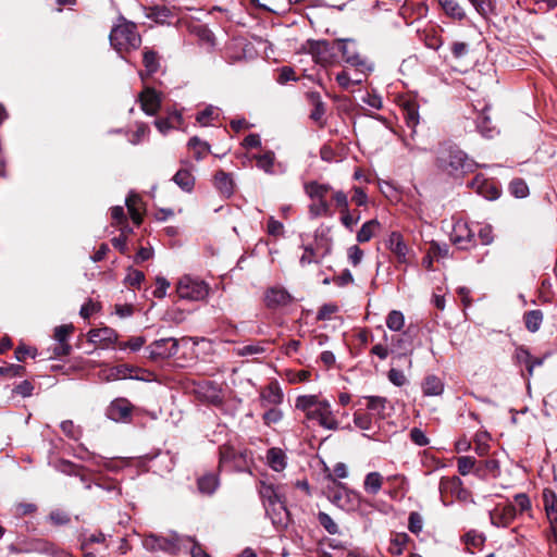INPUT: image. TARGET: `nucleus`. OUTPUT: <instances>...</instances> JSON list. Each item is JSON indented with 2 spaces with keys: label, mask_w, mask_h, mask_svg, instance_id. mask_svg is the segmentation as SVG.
I'll use <instances>...</instances> for the list:
<instances>
[{
  "label": "nucleus",
  "mask_w": 557,
  "mask_h": 557,
  "mask_svg": "<svg viewBox=\"0 0 557 557\" xmlns=\"http://www.w3.org/2000/svg\"><path fill=\"white\" fill-rule=\"evenodd\" d=\"M173 182L184 191H191L195 185V178L191 173L185 169L178 170L173 176Z\"/></svg>",
  "instance_id": "obj_34"
},
{
  "label": "nucleus",
  "mask_w": 557,
  "mask_h": 557,
  "mask_svg": "<svg viewBox=\"0 0 557 557\" xmlns=\"http://www.w3.org/2000/svg\"><path fill=\"white\" fill-rule=\"evenodd\" d=\"M363 399L367 400V409L375 412V414L380 419L385 418V410L388 404V400L382 396H364Z\"/></svg>",
  "instance_id": "obj_29"
},
{
  "label": "nucleus",
  "mask_w": 557,
  "mask_h": 557,
  "mask_svg": "<svg viewBox=\"0 0 557 557\" xmlns=\"http://www.w3.org/2000/svg\"><path fill=\"white\" fill-rule=\"evenodd\" d=\"M282 418H283V412L281 409L276 408V407H272V408L268 409L262 416V419H263V422L265 425L276 424L282 420Z\"/></svg>",
  "instance_id": "obj_48"
},
{
  "label": "nucleus",
  "mask_w": 557,
  "mask_h": 557,
  "mask_svg": "<svg viewBox=\"0 0 557 557\" xmlns=\"http://www.w3.org/2000/svg\"><path fill=\"white\" fill-rule=\"evenodd\" d=\"M143 63L145 72H139V76L143 81L146 76L153 75L160 69V58L158 53L148 48H145L143 52Z\"/></svg>",
  "instance_id": "obj_19"
},
{
  "label": "nucleus",
  "mask_w": 557,
  "mask_h": 557,
  "mask_svg": "<svg viewBox=\"0 0 557 557\" xmlns=\"http://www.w3.org/2000/svg\"><path fill=\"white\" fill-rule=\"evenodd\" d=\"M475 11L483 17H487L493 12L494 5L492 0H469Z\"/></svg>",
  "instance_id": "obj_47"
},
{
  "label": "nucleus",
  "mask_w": 557,
  "mask_h": 557,
  "mask_svg": "<svg viewBox=\"0 0 557 557\" xmlns=\"http://www.w3.org/2000/svg\"><path fill=\"white\" fill-rule=\"evenodd\" d=\"M25 372V368L20 364H9L0 367V373L10 377L22 376Z\"/></svg>",
  "instance_id": "obj_57"
},
{
  "label": "nucleus",
  "mask_w": 557,
  "mask_h": 557,
  "mask_svg": "<svg viewBox=\"0 0 557 557\" xmlns=\"http://www.w3.org/2000/svg\"><path fill=\"white\" fill-rule=\"evenodd\" d=\"M214 185L219 191L225 196H231L233 194V180L231 175L224 171H219L215 173Z\"/></svg>",
  "instance_id": "obj_28"
},
{
  "label": "nucleus",
  "mask_w": 557,
  "mask_h": 557,
  "mask_svg": "<svg viewBox=\"0 0 557 557\" xmlns=\"http://www.w3.org/2000/svg\"><path fill=\"white\" fill-rule=\"evenodd\" d=\"M470 185L486 199L493 200L499 197V189L482 176L478 175Z\"/></svg>",
  "instance_id": "obj_17"
},
{
  "label": "nucleus",
  "mask_w": 557,
  "mask_h": 557,
  "mask_svg": "<svg viewBox=\"0 0 557 557\" xmlns=\"http://www.w3.org/2000/svg\"><path fill=\"white\" fill-rule=\"evenodd\" d=\"M284 226L280 221H276L273 216H270L268 221V233L272 236H280L283 234Z\"/></svg>",
  "instance_id": "obj_63"
},
{
  "label": "nucleus",
  "mask_w": 557,
  "mask_h": 557,
  "mask_svg": "<svg viewBox=\"0 0 557 557\" xmlns=\"http://www.w3.org/2000/svg\"><path fill=\"white\" fill-rule=\"evenodd\" d=\"M219 478L214 473L203 474L198 479V491L205 495H212L219 486Z\"/></svg>",
  "instance_id": "obj_26"
},
{
  "label": "nucleus",
  "mask_w": 557,
  "mask_h": 557,
  "mask_svg": "<svg viewBox=\"0 0 557 557\" xmlns=\"http://www.w3.org/2000/svg\"><path fill=\"white\" fill-rule=\"evenodd\" d=\"M176 292L182 299L199 301L209 295V286L203 281L184 275L177 283Z\"/></svg>",
  "instance_id": "obj_5"
},
{
  "label": "nucleus",
  "mask_w": 557,
  "mask_h": 557,
  "mask_svg": "<svg viewBox=\"0 0 557 557\" xmlns=\"http://www.w3.org/2000/svg\"><path fill=\"white\" fill-rule=\"evenodd\" d=\"M183 536L177 533H172L170 536L149 534L144 539L143 545L150 552L162 550L169 554H176L183 544Z\"/></svg>",
  "instance_id": "obj_6"
},
{
  "label": "nucleus",
  "mask_w": 557,
  "mask_h": 557,
  "mask_svg": "<svg viewBox=\"0 0 557 557\" xmlns=\"http://www.w3.org/2000/svg\"><path fill=\"white\" fill-rule=\"evenodd\" d=\"M543 321V313L541 310H531L524 314V323L528 331L534 333L539 331Z\"/></svg>",
  "instance_id": "obj_39"
},
{
  "label": "nucleus",
  "mask_w": 557,
  "mask_h": 557,
  "mask_svg": "<svg viewBox=\"0 0 557 557\" xmlns=\"http://www.w3.org/2000/svg\"><path fill=\"white\" fill-rule=\"evenodd\" d=\"M405 324V317L398 310H392L386 318V325L391 331H400Z\"/></svg>",
  "instance_id": "obj_44"
},
{
  "label": "nucleus",
  "mask_w": 557,
  "mask_h": 557,
  "mask_svg": "<svg viewBox=\"0 0 557 557\" xmlns=\"http://www.w3.org/2000/svg\"><path fill=\"white\" fill-rule=\"evenodd\" d=\"M360 216H354L349 210L342 212L341 222L349 231L354 230V226L359 222Z\"/></svg>",
  "instance_id": "obj_61"
},
{
  "label": "nucleus",
  "mask_w": 557,
  "mask_h": 557,
  "mask_svg": "<svg viewBox=\"0 0 557 557\" xmlns=\"http://www.w3.org/2000/svg\"><path fill=\"white\" fill-rule=\"evenodd\" d=\"M49 520L55 525H65L70 523L71 518L67 512L55 509L50 512Z\"/></svg>",
  "instance_id": "obj_52"
},
{
  "label": "nucleus",
  "mask_w": 557,
  "mask_h": 557,
  "mask_svg": "<svg viewBox=\"0 0 557 557\" xmlns=\"http://www.w3.org/2000/svg\"><path fill=\"white\" fill-rule=\"evenodd\" d=\"M267 460L270 468L274 471H283L286 467V455L281 448H270L267 453Z\"/></svg>",
  "instance_id": "obj_25"
},
{
  "label": "nucleus",
  "mask_w": 557,
  "mask_h": 557,
  "mask_svg": "<svg viewBox=\"0 0 557 557\" xmlns=\"http://www.w3.org/2000/svg\"><path fill=\"white\" fill-rule=\"evenodd\" d=\"M77 457L82 460H85L87 462H90L95 466H103L106 469L110 471H116L117 468L113 465L112 459H108L101 456H98L94 453H89L88 450H84L83 454L77 455Z\"/></svg>",
  "instance_id": "obj_30"
},
{
  "label": "nucleus",
  "mask_w": 557,
  "mask_h": 557,
  "mask_svg": "<svg viewBox=\"0 0 557 557\" xmlns=\"http://www.w3.org/2000/svg\"><path fill=\"white\" fill-rule=\"evenodd\" d=\"M379 228L380 222L376 219L366 222L357 233L358 243L369 242Z\"/></svg>",
  "instance_id": "obj_33"
},
{
  "label": "nucleus",
  "mask_w": 557,
  "mask_h": 557,
  "mask_svg": "<svg viewBox=\"0 0 557 557\" xmlns=\"http://www.w3.org/2000/svg\"><path fill=\"white\" fill-rule=\"evenodd\" d=\"M469 45L463 41H454L450 45V51L455 59H461L469 53Z\"/></svg>",
  "instance_id": "obj_55"
},
{
  "label": "nucleus",
  "mask_w": 557,
  "mask_h": 557,
  "mask_svg": "<svg viewBox=\"0 0 557 557\" xmlns=\"http://www.w3.org/2000/svg\"><path fill=\"white\" fill-rule=\"evenodd\" d=\"M141 109L148 115H154L161 107V95L151 87H145L139 95Z\"/></svg>",
  "instance_id": "obj_12"
},
{
  "label": "nucleus",
  "mask_w": 557,
  "mask_h": 557,
  "mask_svg": "<svg viewBox=\"0 0 557 557\" xmlns=\"http://www.w3.org/2000/svg\"><path fill=\"white\" fill-rule=\"evenodd\" d=\"M318 520L320 524L330 533V534H336L338 533V525L335 523V521L331 518L330 515L325 512H320L318 516Z\"/></svg>",
  "instance_id": "obj_49"
},
{
  "label": "nucleus",
  "mask_w": 557,
  "mask_h": 557,
  "mask_svg": "<svg viewBox=\"0 0 557 557\" xmlns=\"http://www.w3.org/2000/svg\"><path fill=\"white\" fill-rule=\"evenodd\" d=\"M145 278V275L141 271H138V270H131L126 276V282L131 285V286H139L140 283L144 281Z\"/></svg>",
  "instance_id": "obj_64"
},
{
  "label": "nucleus",
  "mask_w": 557,
  "mask_h": 557,
  "mask_svg": "<svg viewBox=\"0 0 557 557\" xmlns=\"http://www.w3.org/2000/svg\"><path fill=\"white\" fill-rule=\"evenodd\" d=\"M295 408L305 413L308 422L315 421L321 428L329 431L339 429V422L327 399L320 398L318 395H300L295 400Z\"/></svg>",
  "instance_id": "obj_1"
},
{
  "label": "nucleus",
  "mask_w": 557,
  "mask_h": 557,
  "mask_svg": "<svg viewBox=\"0 0 557 557\" xmlns=\"http://www.w3.org/2000/svg\"><path fill=\"white\" fill-rule=\"evenodd\" d=\"M132 405L125 398H119L111 403L107 409V416L116 422L127 421L131 418Z\"/></svg>",
  "instance_id": "obj_13"
},
{
  "label": "nucleus",
  "mask_w": 557,
  "mask_h": 557,
  "mask_svg": "<svg viewBox=\"0 0 557 557\" xmlns=\"http://www.w3.org/2000/svg\"><path fill=\"white\" fill-rule=\"evenodd\" d=\"M509 189L511 194L517 198H524L529 194V187L527 183L521 178L513 180L509 185Z\"/></svg>",
  "instance_id": "obj_46"
},
{
  "label": "nucleus",
  "mask_w": 557,
  "mask_h": 557,
  "mask_svg": "<svg viewBox=\"0 0 557 557\" xmlns=\"http://www.w3.org/2000/svg\"><path fill=\"white\" fill-rule=\"evenodd\" d=\"M264 344H265V342H257L253 344L238 346L234 349V352H235V355H237L239 357L262 355L267 350Z\"/></svg>",
  "instance_id": "obj_35"
},
{
  "label": "nucleus",
  "mask_w": 557,
  "mask_h": 557,
  "mask_svg": "<svg viewBox=\"0 0 557 557\" xmlns=\"http://www.w3.org/2000/svg\"><path fill=\"white\" fill-rule=\"evenodd\" d=\"M442 9L447 15L456 20H462L466 14L463 9L456 0H438Z\"/></svg>",
  "instance_id": "obj_36"
},
{
  "label": "nucleus",
  "mask_w": 557,
  "mask_h": 557,
  "mask_svg": "<svg viewBox=\"0 0 557 557\" xmlns=\"http://www.w3.org/2000/svg\"><path fill=\"white\" fill-rule=\"evenodd\" d=\"M283 397L284 395L278 383L272 382L261 392V406H277L283 401Z\"/></svg>",
  "instance_id": "obj_18"
},
{
  "label": "nucleus",
  "mask_w": 557,
  "mask_h": 557,
  "mask_svg": "<svg viewBox=\"0 0 557 557\" xmlns=\"http://www.w3.org/2000/svg\"><path fill=\"white\" fill-rule=\"evenodd\" d=\"M333 481L335 486L329 490L327 497L333 504L344 510H355L360 504V495L354 491L347 490L343 484L337 483L335 479Z\"/></svg>",
  "instance_id": "obj_7"
},
{
  "label": "nucleus",
  "mask_w": 557,
  "mask_h": 557,
  "mask_svg": "<svg viewBox=\"0 0 557 557\" xmlns=\"http://www.w3.org/2000/svg\"><path fill=\"white\" fill-rule=\"evenodd\" d=\"M430 255L434 258L441 259L446 258L449 255V247L447 244H440L437 242H432L429 248Z\"/></svg>",
  "instance_id": "obj_51"
},
{
  "label": "nucleus",
  "mask_w": 557,
  "mask_h": 557,
  "mask_svg": "<svg viewBox=\"0 0 557 557\" xmlns=\"http://www.w3.org/2000/svg\"><path fill=\"white\" fill-rule=\"evenodd\" d=\"M88 339L104 349L116 342L117 334L111 327L91 329L88 332Z\"/></svg>",
  "instance_id": "obj_15"
},
{
  "label": "nucleus",
  "mask_w": 557,
  "mask_h": 557,
  "mask_svg": "<svg viewBox=\"0 0 557 557\" xmlns=\"http://www.w3.org/2000/svg\"><path fill=\"white\" fill-rule=\"evenodd\" d=\"M73 325H60L54 330V339L58 343H67L70 334L73 332Z\"/></svg>",
  "instance_id": "obj_56"
},
{
  "label": "nucleus",
  "mask_w": 557,
  "mask_h": 557,
  "mask_svg": "<svg viewBox=\"0 0 557 557\" xmlns=\"http://www.w3.org/2000/svg\"><path fill=\"white\" fill-rule=\"evenodd\" d=\"M515 517L516 507L512 505H507L502 510L496 509L490 513L491 522L496 527H507Z\"/></svg>",
  "instance_id": "obj_20"
},
{
  "label": "nucleus",
  "mask_w": 557,
  "mask_h": 557,
  "mask_svg": "<svg viewBox=\"0 0 557 557\" xmlns=\"http://www.w3.org/2000/svg\"><path fill=\"white\" fill-rule=\"evenodd\" d=\"M421 39L430 49L437 50L443 45V39L434 28L425 29L421 35Z\"/></svg>",
  "instance_id": "obj_41"
},
{
  "label": "nucleus",
  "mask_w": 557,
  "mask_h": 557,
  "mask_svg": "<svg viewBox=\"0 0 557 557\" xmlns=\"http://www.w3.org/2000/svg\"><path fill=\"white\" fill-rule=\"evenodd\" d=\"M267 515L274 524H283L288 520V511L285 506V499L273 505H265Z\"/></svg>",
  "instance_id": "obj_22"
},
{
  "label": "nucleus",
  "mask_w": 557,
  "mask_h": 557,
  "mask_svg": "<svg viewBox=\"0 0 557 557\" xmlns=\"http://www.w3.org/2000/svg\"><path fill=\"white\" fill-rule=\"evenodd\" d=\"M515 359L517 363L525 364V367L528 368L531 360V354L525 347L520 346L515 351Z\"/></svg>",
  "instance_id": "obj_58"
},
{
  "label": "nucleus",
  "mask_w": 557,
  "mask_h": 557,
  "mask_svg": "<svg viewBox=\"0 0 557 557\" xmlns=\"http://www.w3.org/2000/svg\"><path fill=\"white\" fill-rule=\"evenodd\" d=\"M175 122L177 124H181L182 122V114L174 112L171 114L168 119H160L156 120L154 125L161 133H166L170 128L175 126Z\"/></svg>",
  "instance_id": "obj_43"
},
{
  "label": "nucleus",
  "mask_w": 557,
  "mask_h": 557,
  "mask_svg": "<svg viewBox=\"0 0 557 557\" xmlns=\"http://www.w3.org/2000/svg\"><path fill=\"white\" fill-rule=\"evenodd\" d=\"M109 39L111 46L119 53L136 50L141 44L136 24L126 21L124 17H120L117 23L112 27Z\"/></svg>",
  "instance_id": "obj_3"
},
{
  "label": "nucleus",
  "mask_w": 557,
  "mask_h": 557,
  "mask_svg": "<svg viewBox=\"0 0 557 557\" xmlns=\"http://www.w3.org/2000/svg\"><path fill=\"white\" fill-rule=\"evenodd\" d=\"M188 147L194 151L197 160H201L210 150L209 145L201 141L198 137H191L188 141Z\"/></svg>",
  "instance_id": "obj_42"
},
{
  "label": "nucleus",
  "mask_w": 557,
  "mask_h": 557,
  "mask_svg": "<svg viewBox=\"0 0 557 557\" xmlns=\"http://www.w3.org/2000/svg\"><path fill=\"white\" fill-rule=\"evenodd\" d=\"M250 159L256 160L258 169L268 174H273V166L275 162V153L271 150L264 151L262 154H252Z\"/></svg>",
  "instance_id": "obj_27"
},
{
  "label": "nucleus",
  "mask_w": 557,
  "mask_h": 557,
  "mask_svg": "<svg viewBox=\"0 0 557 557\" xmlns=\"http://www.w3.org/2000/svg\"><path fill=\"white\" fill-rule=\"evenodd\" d=\"M422 389L426 396H438L444 391V384L442 380L435 375H429L425 377Z\"/></svg>",
  "instance_id": "obj_32"
},
{
  "label": "nucleus",
  "mask_w": 557,
  "mask_h": 557,
  "mask_svg": "<svg viewBox=\"0 0 557 557\" xmlns=\"http://www.w3.org/2000/svg\"><path fill=\"white\" fill-rule=\"evenodd\" d=\"M436 166L448 175H460L471 172L475 164L457 146L444 145L437 151Z\"/></svg>",
  "instance_id": "obj_2"
},
{
  "label": "nucleus",
  "mask_w": 557,
  "mask_h": 557,
  "mask_svg": "<svg viewBox=\"0 0 557 557\" xmlns=\"http://www.w3.org/2000/svg\"><path fill=\"white\" fill-rule=\"evenodd\" d=\"M354 423L357 428L363 431H369L372 429V418L367 413L355 412Z\"/></svg>",
  "instance_id": "obj_50"
},
{
  "label": "nucleus",
  "mask_w": 557,
  "mask_h": 557,
  "mask_svg": "<svg viewBox=\"0 0 557 557\" xmlns=\"http://www.w3.org/2000/svg\"><path fill=\"white\" fill-rule=\"evenodd\" d=\"M543 502L550 524L548 541L550 545L557 546V496L552 490L546 488L543 492Z\"/></svg>",
  "instance_id": "obj_8"
},
{
  "label": "nucleus",
  "mask_w": 557,
  "mask_h": 557,
  "mask_svg": "<svg viewBox=\"0 0 557 557\" xmlns=\"http://www.w3.org/2000/svg\"><path fill=\"white\" fill-rule=\"evenodd\" d=\"M293 301L290 294L283 287H270L264 295L265 306L270 309H276L289 305Z\"/></svg>",
  "instance_id": "obj_11"
},
{
  "label": "nucleus",
  "mask_w": 557,
  "mask_h": 557,
  "mask_svg": "<svg viewBox=\"0 0 557 557\" xmlns=\"http://www.w3.org/2000/svg\"><path fill=\"white\" fill-rule=\"evenodd\" d=\"M458 471L461 475H468L471 471L479 473L481 467H476V460L470 456H461L457 459Z\"/></svg>",
  "instance_id": "obj_38"
},
{
  "label": "nucleus",
  "mask_w": 557,
  "mask_h": 557,
  "mask_svg": "<svg viewBox=\"0 0 557 557\" xmlns=\"http://www.w3.org/2000/svg\"><path fill=\"white\" fill-rule=\"evenodd\" d=\"M410 438L411 441L417 444L418 446H425L429 444V440L424 432L418 428H413L410 431Z\"/></svg>",
  "instance_id": "obj_59"
},
{
  "label": "nucleus",
  "mask_w": 557,
  "mask_h": 557,
  "mask_svg": "<svg viewBox=\"0 0 557 557\" xmlns=\"http://www.w3.org/2000/svg\"><path fill=\"white\" fill-rule=\"evenodd\" d=\"M479 238L483 245H490L494 240L493 228L491 225H483L479 230Z\"/></svg>",
  "instance_id": "obj_60"
},
{
  "label": "nucleus",
  "mask_w": 557,
  "mask_h": 557,
  "mask_svg": "<svg viewBox=\"0 0 557 557\" xmlns=\"http://www.w3.org/2000/svg\"><path fill=\"white\" fill-rule=\"evenodd\" d=\"M423 528V519L420 513L413 511L409 515L408 529L414 534H419Z\"/></svg>",
  "instance_id": "obj_53"
},
{
  "label": "nucleus",
  "mask_w": 557,
  "mask_h": 557,
  "mask_svg": "<svg viewBox=\"0 0 557 557\" xmlns=\"http://www.w3.org/2000/svg\"><path fill=\"white\" fill-rule=\"evenodd\" d=\"M451 242L460 249H468L474 245V234L467 225H458L455 228V234L451 236Z\"/></svg>",
  "instance_id": "obj_21"
},
{
  "label": "nucleus",
  "mask_w": 557,
  "mask_h": 557,
  "mask_svg": "<svg viewBox=\"0 0 557 557\" xmlns=\"http://www.w3.org/2000/svg\"><path fill=\"white\" fill-rule=\"evenodd\" d=\"M309 51L318 62H329L331 54L330 44L325 40L308 41Z\"/></svg>",
  "instance_id": "obj_23"
},
{
  "label": "nucleus",
  "mask_w": 557,
  "mask_h": 557,
  "mask_svg": "<svg viewBox=\"0 0 557 557\" xmlns=\"http://www.w3.org/2000/svg\"><path fill=\"white\" fill-rule=\"evenodd\" d=\"M462 485L461 480L458 476L442 478L440 481V492L444 494L446 492L456 493Z\"/></svg>",
  "instance_id": "obj_45"
},
{
  "label": "nucleus",
  "mask_w": 557,
  "mask_h": 557,
  "mask_svg": "<svg viewBox=\"0 0 557 557\" xmlns=\"http://www.w3.org/2000/svg\"><path fill=\"white\" fill-rule=\"evenodd\" d=\"M383 476L379 472H370L367 474L364 479V490L366 492L375 495L382 487Z\"/></svg>",
  "instance_id": "obj_37"
},
{
  "label": "nucleus",
  "mask_w": 557,
  "mask_h": 557,
  "mask_svg": "<svg viewBox=\"0 0 557 557\" xmlns=\"http://www.w3.org/2000/svg\"><path fill=\"white\" fill-rule=\"evenodd\" d=\"M388 249L396 256L400 263L408 262L409 248L398 232H393L387 240Z\"/></svg>",
  "instance_id": "obj_16"
},
{
  "label": "nucleus",
  "mask_w": 557,
  "mask_h": 557,
  "mask_svg": "<svg viewBox=\"0 0 557 557\" xmlns=\"http://www.w3.org/2000/svg\"><path fill=\"white\" fill-rule=\"evenodd\" d=\"M305 190L312 200H326L325 197L331 190V186L326 184H319L317 182H310L305 185Z\"/></svg>",
  "instance_id": "obj_31"
},
{
  "label": "nucleus",
  "mask_w": 557,
  "mask_h": 557,
  "mask_svg": "<svg viewBox=\"0 0 557 557\" xmlns=\"http://www.w3.org/2000/svg\"><path fill=\"white\" fill-rule=\"evenodd\" d=\"M178 350V343L173 337L161 338L151 343L147 348L151 360L165 359L174 356Z\"/></svg>",
  "instance_id": "obj_9"
},
{
  "label": "nucleus",
  "mask_w": 557,
  "mask_h": 557,
  "mask_svg": "<svg viewBox=\"0 0 557 557\" xmlns=\"http://www.w3.org/2000/svg\"><path fill=\"white\" fill-rule=\"evenodd\" d=\"M135 369L127 364H119L111 368H106L98 373L100 380L110 382L116 380H124L127 377L139 380V376H133L132 372Z\"/></svg>",
  "instance_id": "obj_14"
},
{
  "label": "nucleus",
  "mask_w": 557,
  "mask_h": 557,
  "mask_svg": "<svg viewBox=\"0 0 557 557\" xmlns=\"http://www.w3.org/2000/svg\"><path fill=\"white\" fill-rule=\"evenodd\" d=\"M310 216L315 219L319 216H331L332 212L326 200H315L309 206Z\"/></svg>",
  "instance_id": "obj_40"
},
{
  "label": "nucleus",
  "mask_w": 557,
  "mask_h": 557,
  "mask_svg": "<svg viewBox=\"0 0 557 557\" xmlns=\"http://www.w3.org/2000/svg\"><path fill=\"white\" fill-rule=\"evenodd\" d=\"M511 505L516 507V513L518 511L520 513H522V512L529 510L531 507L529 497L523 493L517 494L513 498V504H511Z\"/></svg>",
  "instance_id": "obj_54"
},
{
  "label": "nucleus",
  "mask_w": 557,
  "mask_h": 557,
  "mask_svg": "<svg viewBox=\"0 0 557 557\" xmlns=\"http://www.w3.org/2000/svg\"><path fill=\"white\" fill-rule=\"evenodd\" d=\"M252 462L251 453L247 449H236L231 445L220 447V469L244 472Z\"/></svg>",
  "instance_id": "obj_4"
},
{
  "label": "nucleus",
  "mask_w": 557,
  "mask_h": 557,
  "mask_svg": "<svg viewBox=\"0 0 557 557\" xmlns=\"http://www.w3.org/2000/svg\"><path fill=\"white\" fill-rule=\"evenodd\" d=\"M260 496L263 500V505H273L284 499L283 494L277 487L272 484L262 482L259 488Z\"/></svg>",
  "instance_id": "obj_24"
},
{
  "label": "nucleus",
  "mask_w": 557,
  "mask_h": 557,
  "mask_svg": "<svg viewBox=\"0 0 557 557\" xmlns=\"http://www.w3.org/2000/svg\"><path fill=\"white\" fill-rule=\"evenodd\" d=\"M388 380L396 386H403L407 382L404 372L397 369H391L388 371Z\"/></svg>",
  "instance_id": "obj_62"
},
{
  "label": "nucleus",
  "mask_w": 557,
  "mask_h": 557,
  "mask_svg": "<svg viewBox=\"0 0 557 557\" xmlns=\"http://www.w3.org/2000/svg\"><path fill=\"white\" fill-rule=\"evenodd\" d=\"M342 52L343 59L346 63L352 66H363L364 62L360 58L356 44L349 39H342L334 42V49Z\"/></svg>",
  "instance_id": "obj_10"
}]
</instances>
